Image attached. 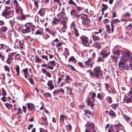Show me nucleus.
Instances as JSON below:
<instances>
[{
    "label": "nucleus",
    "mask_w": 132,
    "mask_h": 132,
    "mask_svg": "<svg viewBox=\"0 0 132 132\" xmlns=\"http://www.w3.org/2000/svg\"><path fill=\"white\" fill-rule=\"evenodd\" d=\"M45 31L49 33L50 34L54 37L57 31L59 30L58 28H55L54 27H51L50 28H46Z\"/></svg>",
    "instance_id": "4"
},
{
    "label": "nucleus",
    "mask_w": 132,
    "mask_h": 132,
    "mask_svg": "<svg viewBox=\"0 0 132 132\" xmlns=\"http://www.w3.org/2000/svg\"><path fill=\"white\" fill-rule=\"evenodd\" d=\"M126 70H132V61L130 62L129 64L127 65Z\"/></svg>",
    "instance_id": "22"
},
{
    "label": "nucleus",
    "mask_w": 132,
    "mask_h": 132,
    "mask_svg": "<svg viewBox=\"0 0 132 132\" xmlns=\"http://www.w3.org/2000/svg\"><path fill=\"white\" fill-rule=\"evenodd\" d=\"M19 66L18 65H16V70L17 72V73L16 74V75L17 76L19 75L20 73H19Z\"/></svg>",
    "instance_id": "34"
},
{
    "label": "nucleus",
    "mask_w": 132,
    "mask_h": 132,
    "mask_svg": "<svg viewBox=\"0 0 132 132\" xmlns=\"http://www.w3.org/2000/svg\"><path fill=\"white\" fill-rule=\"evenodd\" d=\"M105 27L106 28V31L108 33H113L112 32L111 30H110V27L108 25H105Z\"/></svg>",
    "instance_id": "27"
},
{
    "label": "nucleus",
    "mask_w": 132,
    "mask_h": 132,
    "mask_svg": "<svg viewBox=\"0 0 132 132\" xmlns=\"http://www.w3.org/2000/svg\"><path fill=\"white\" fill-rule=\"evenodd\" d=\"M14 11L12 10H10L8 12L3 11L2 13V15L6 19L12 17Z\"/></svg>",
    "instance_id": "7"
},
{
    "label": "nucleus",
    "mask_w": 132,
    "mask_h": 132,
    "mask_svg": "<svg viewBox=\"0 0 132 132\" xmlns=\"http://www.w3.org/2000/svg\"><path fill=\"white\" fill-rule=\"evenodd\" d=\"M87 101L88 102V105H90V103H93L94 102V98L91 97Z\"/></svg>",
    "instance_id": "26"
},
{
    "label": "nucleus",
    "mask_w": 132,
    "mask_h": 132,
    "mask_svg": "<svg viewBox=\"0 0 132 132\" xmlns=\"http://www.w3.org/2000/svg\"><path fill=\"white\" fill-rule=\"evenodd\" d=\"M34 27L35 26L31 23H26L22 27V32L23 33H26L33 31Z\"/></svg>",
    "instance_id": "2"
},
{
    "label": "nucleus",
    "mask_w": 132,
    "mask_h": 132,
    "mask_svg": "<svg viewBox=\"0 0 132 132\" xmlns=\"http://www.w3.org/2000/svg\"><path fill=\"white\" fill-rule=\"evenodd\" d=\"M28 110L31 111H34L35 107L34 105L32 103H28L27 104Z\"/></svg>",
    "instance_id": "13"
},
{
    "label": "nucleus",
    "mask_w": 132,
    "mask_h": 132,
    "mask_svg": "<svg viewBox=\"0 0 132 132\" xmlns=\"http://www.w3.org/2000/svg\"><path fill=\"white\" fill-rule=\"evenodd\" d=\"M78 64L79 66L81 68H83V69L86 68L85 67V65H84L82 62H78Z\"/></svg>",
    "instance_id": "49"
},
{
    "label": "nucleus",
    "mask_w": 132,
    "mask_h": 132,
    "mask_svg": "<svg viewBox=\"0 0 132 132\" xmlns=\"http://www.w3.org/2000/svg\"><path fill=\"white\" fill-rule=\"evenodd\" d=\"M72 89L71 88L68 87L67 88V96L69 95L70 96L72 95V94L71 93L72 92Z\"/></svg>",
    "instance_id": "21"
},
{
    "label": "nucleus",
    "mask_w": 132,
    "mask_h": 132,
    "mask_svg": "<svg viewBox=\"0 0 132 132\" xmlns=\"http://www.w3.org/2000/svg\"><path fill=\"white\" fill-rule=\"evenodd\" d=\"M72 128V126L70 125H68L66 126V128L68 130H71Z\"/></svg>",
    "instance_id": "58"
},
{
    "label": "nucleus",
    "mask_w": 132,
    "mask_h": 132,
    "mask_svg": "<svg viewBox=\"0 0 132 132\" xmlns=\"http://www.w3.org/2000/svg\"><path fill=\"white\" fill-rule=\"evenodd\" d=\"M132 97V95L130 93L129 94H128L127 96L124 99V101L125 103H129L131 102L132 99L131 98Z\"/></svg>",
    "instance_id": "12"
},
{
    "label": "nucleus",
    "mask_w": 132,
    "mask_h": 132,
    "mask_svg": "<svg viewBox=\"0 0 132 132\" xmlns=\"http://www.w3.org/2000/svg\"><path fill=\"white\" fill-rule=\"evenodd\" d=\"M19 44L18 45L17 48H19L20 50H23L24 46V44L23 43H21L20 41H19Z\"/></svg>",
    "instance_id": "20"
},
{
    "label": "nucleus",
    "mask_w": 132,
    "mask_h": 132,
    "mask_svg": "<svg viewBox=\"0 0 132 132\" xmlns=\"http://www.w3.org/2000/svg\"><path fill=\"white\" fill-rule=\"evenodd\" d=\"M7 29L8 28L4 26L1 28L0 30L2 32H5L7 31Z\"/></svg>",
    "instance_id": "29"
},
{
    "label": "nucleus",
    "mask_w": 132,
    "mask_h": 132,
    "mask_svg": "<svg viewBox=\"0 0 132 132\" xmlns=\"http://www.w3.org/2000/svg\"><path fill=\"white\" fill-rule=\"evenodd\" d=\"M132 59V55L131 53L129 52H126L119 62V66L120 69L121 70H126L127 65L125 64V63L129 60Z\"/></svg>",
    "instance_id": "1"
},
{
    "label": "nucleus",
    "mask_w": 132,
    "mask_h": 132,
    "mask_svg": "<svg viewBox=\"0 0 132 132\" xmlns=\"http://www.w3.org/2000/svg\"><path fill=\"white\" fill-rule=\"evenodd\" d=\"M76 9L79 11H83L84 10L82 8L78 6L76 7Z\"/></svg>",
    "instance_id": "57"
},
{
    "label": "nucleus",
    "mask_w": 132,
    "mask_h": 132,
    "mask_svg": "<svg viewBox=\"0 0 132 132\" xmlns=\"http://www.w3.org/2000/svg\"><path fill=\"white\" fill-rule=\"evenodd\" d=\"M57 16L59 18L58 20L59 21L67 19L66 16V15L64 12H60L57 15Z\"/></svg>",
    "instance_id": "9"
},
{
    "label": "nucleus",
    "mask_w": 132,
    "mask_h": 132,
    "mask_svg": "<svg viewBox=\"0 0 132 132\" xmlns=\"http://www.w3.org/2000/svg\"><path fill=\"white\" fill-rule=\"evenodd\" d=\"M82 24L85 25H88L90 22L89 19L87 17H85L83 20L81 21Z\"/></svg>",
    "instance_id": "14"
},
{
    "label": "nucleus",
    "mask_w": 132,
    "mask_h": 132,
    "mask_svg": "<svg viewBox=\"0 0 132 132\" xmlns=\"http://www.w3.org/2000/svg\"><path fill=\"white\" fill-rule=\"evenodd\" d=\"M71 79L68 75H66L65 77V81L67 83H69L71 81Z\"/></svg>",
    "instance_id": "24"
},
{
    "label": "nucleus",
    "mask_w": 132,
    "mask_h": 132,
    "mask_svg": "<svg viewBox=\"0 0 132 132\" xmlns=\"http://www.w3.org/2000/svg\"><path fill=\"white\" fill-rule=\"evenodd\" d=\"M71 28L72 29H73V30L75 29H76L75 27L76 25L75 22L74 21H73L71 23L70 25Z\"/></svg>",
    "instance_id": "36"
},
{
    "label": "nucleus",
    "mask_w": 132,
    "mask_h": 132,
    "mask_svg": "<svg viewBox=\"0 0 132 132\" xmlns=\"http://www.w3.org/2000/svg\"><path fill=\"white\" fill-rule=\"evenodd\" d=\"M112 17L114 18L116 16V12L115 11H113L112 12Z\"/></svg>",
    "instance_id": "56"
},
{
    "label": "nucleus",
    "mask_w": 132,
    "mask_h": 132,
    "mask_svg": "<svg viewBox=\"0 0 132 132\" xmlns=\"http://www.w3.org/2000/svg\"><path fill=\"white\" fill-rule=\"evenodd\" d=\"M9 23L11 26L13 27L15 23L14 18H13L11 19L9 21Z\"/></svg>",
    "instance_id": "23"
},
{
    "label": "nucleus",
    "mask_w": 132,
    "mask_h": 132,
    "mask_svg": "<svg viewBox=\"0 0 132 132\" xmlns=\"http://www.w3.org/2000/svg\"><path fill=\"white\" fill-rule=\"evenodd\" d=\"M106 99L107 100L108 102L110 103H111L112 102V98L110 97H107L106 98Z\"/></svg>",
    "instance_id": "53"
},
{
    "label": "nucleus",
    "mask_w": 132,
    "mask_h": 132,
    "mask_svg": "<svg viewBox=\"0 0 132 132\" xmlns=\"http://www.w3.org/2000/svg\"><path fill=\"white\" fill-rule=\"evenodd\" d=\"M73 30V32L75 36H76V37L78 36H79V34L77 29L76 28L75 29Z\"/></svg>",
    "instance_id": "37"
},
{
    "label": "nucleus",
    "mask_w": 132,
    "mask_h": 132,
    "mask_svg": "<svg viewBox=\"0 0 132 132\" xmlns=\"http://www.w3.org/2000/svg\"><path fill=\"white\" fill-rule=\"evenodd\" d=\"M59 93V89L57 90H55L53 92V94L54 96L56 95Z\"/></svg>",
    "instance_id": "51"
},
{
    "label": "nucleus",
    "mask_w": 132,
    "mask_h": 132,
    "mask_svg": "<svg viewBox=\"0 0 132 132\" xmlns=\"http://www.w3.org/2000/svg\"><path fill=\"white\" fill-rule=\"evenodd\" d=\"M92 38L94 41L99 40L100 39L99 37L95 35H94L92 36Z\"/></svg>",
    "instance_id": "35"
},
{
    "label": "nucleus",
    "mask_w": 132,
    "mask_h": 132,
    "mask_svg": "<svg viewBox=\"0 0 132 132\" xmlns=\"http://www.w3.org/2000/svg\"><path fill=\"white\" fill-rule=\"evenodd\" d=\"M6 47V46L5 45L2 44H0V49H5Z\"/></svg>",
    "instance_id": "60"
},
{
    "label": "nucleus",
    "mask_w": 132,
    "mask_h": 132,
    "mask_svg": "<svg viewBox=\"0 0 132 132\" xmlns=\"http://www.w3.org/2000/svg\"><path fill=\"white\" fill-rule=\"evenodd\" d=\"M28 70L27 68H26L22 70L24 76L26 78H27L29 76V73L28 72Z\"/></svg>",
    "instance_id": "17"
},
{
    "label": "nucleus",
    "mask_w": 132,
    "mask_h": 132,
    "mask_svg": "<svg viewBox=\"0 0 132 132\" xmlns=\"http://www.w3.org/2000/svg\"><path fill=\"white\" fill-rule=\"evenodd\" d=\"M86 126L90 129H94L93 127L94 126V124L93 123L88 121L87 122Z\"/></svg>",
    "instance_id": "16"
},
{
    "label": "nucleus",
    "mask_w": 132,
    "mask_h": 132,
    "mask_svg": "<svg viewBox=\"0 0 132 132\" xmlns=\"http://www.w3.org/2000/svg\"><path fill=\"white\" fill-rule=\"evenodd\" d=\"M11 9V7L10 6H7L5 7V10L3 11H9Z\"/></svg>",
    "instance_id": "48"
},
{
    "label": "nucleus",
    "mask_w": 132,
    "mask_h": 132,
    "mask_svg": "<svg viewBox=\"0 0 132 132\" xmlns=\"http://www.w3.org/2000/svg\"><path fill=\"white\" fill-rule=\"evenodd\" d=\"M49 63H50L51 64V66L52 67H54L56 64L54 61L53 60L52 61H51L48 62V64H49Z\"/></svg>",
    "instance_id": "40"
},
{
    "label": "nucleus",
    "mask_w": 132,
    "mask_h": 132,
    "mask_svg": "<svg viewBox=\"0 0 132 132\" xmlns=\"http://www.w3.org/2000/svg\"><path fill=\"white\" fill-rule=\"evenodd\" d=\"M67 26H63L61 29V30L63 32H64L66 31V30L67 29Z\"/></svg>",
    "instance_id": "61"
},
{
    "label": "nucleus",
    "mask_w": 132,
    "mask_h": 132,
    "mask_svg": "<svg viewBox=\"0 0 132 132\" xmlns=\"http://www.w3.org/2000/svg\"><path fill=\"white\" fill-rule=\"evenodd\" d=\"M85 67L86 68L90 67L92 68L95 63L94 59H90L87 60H84Z\"/></svg>",
    "instance_id": "5"
},
{
    "label": "nucleus",
    "mask_w": 132,
    "mask_h": 132,
    "mask_svg": "<svg viewBox=\"0 0 132 132\" xmlns=\"http://www.w3.org/2000/svg\"><path fill=\"white\" fill-rule=\"evenodd\" d=\"M117 57L116 56H115L113 55H112L111 56V58L113 62H117L118 61V60Z\"/></svg>",
    "instance_id": "32"
},
{
    "label": "nucleus",
    "mask_w": 132,
    "mask_h": 132,
    "mask_svg": "<svg viewBox=\"0 0 132 132\" xmlns=\"http://www.w3.org/2000/svg\"><path fill=\"white\" fill-rule=\"evenodd\" d=\"M76 11L75 10H71L70 14L71 15L75 16V15L76 14Z\"/></svg>",
    "instance_id": "38"
},
{
    "label": "nucleus",
    "mask_w": 132,
    "mask_h": 132,
    "mask_svg": "<svg viewBox=\"0 0 132 132\" xmlns=\"http://www.w3.org/2000/svg\"><path fill=\"white\" fill-rule=\"evenodd\" d=\"M4 104L7 108L9 109H10V108L12 106V104L8 103H4Z\"/></svg>",
    "instance_id": "44"
},
{
    "label": "nucleus",
    "mask_w": 132,
    "mask_h": 132,
    "mask_svg": "<svg viewBox=\"0 0 132 132\" xmlns=\"http://www.w3.org/2000/svg\"><path fill=\"white\" fill-rule=\"evenodd\" d=\"M125 120L127 122H129L130 120V118L126 115H125Z\"/></svg>",
    "instance_id": "45"
},
{
    "label": "nucleus",
    "mask_w": 132,
    "mask_h": 132,
    "mask_svg": "<svg viewBox=\"0 0 132 132\" xmlns=\"http://www.w3.org/2000/svg\"><path fill=\"white\" fill-rule=\"evenodd\" d=\"M45 9L42 8L38 12V14L39 15L41 16H44L45 13Z\"/></svg>",
    "instance_id": "18"
},
{
    "label": "nucleus",
    "mask_w": 132,
    "mask_h": 132,
    "mask_svg": "<svg viewBox=\"0 0 132 132\" xmlns=\"http://www.w3.org/2000/svg\"><path fill=\"white\" fill-rule=\"evenodd\" d=\"M111 106L112 107V108L115 110L116 109V107L118 106V105L117 104H112L111 105Z\"/></svg>",
    "instance_id": "64"
},
{
    "label": "nucleus",
    "mask_w": 132,
    "mask_h": 132,
    "mask_svg": "<svg viewBox=\"0 0 132 132\" xmlns=\"http://www.w3.org/2000/svg\"><path fill=\"white\" fill-rule=\"evenodd\" d=\"M15 10L16 12L19 14H21L22 13V11L20 7L19 6H16Z\"/></svg>",
    "instance_id": "19"
},
{
    "label": "nucleus",
    "mask_w": 132,
    "mask_h": 132,
    "mask_svg": "<svg viewBox=\"0 0 132 132\" xmlns=\"http://www.w3.org/2000/svg\"><path fill=\"white\" fill-rule=\"evenodd\" d=\"M36 34L41 35L43 33V32L40 30H37L36 32Z\"/></svg>",
    "instance_id": "52"
},
{
    "label": "nucleus",
    "mask_w": 132,
    "mask_h": 132,
    "mask_svg": "<svg viewBox=\"0 0 132 132\" xmlns=\"http://www.w3.org/2000/svg\"><path fill=\"white\" fill-rule=\"evenodd\" d=\"M35 62L36 63H37L38 62H41L42 60H41L38 56H36L35 57Z\"/></svg>",
    "instance_id": "39"
},
{
    "label": "nucleus",
    "mask_w": 132,
    "mask_h": 132,
    "mask_svg": "<svg viewBox=\"0 0 132 132\" xmlns=\"http://www.w3.org/2000/svg\"><path fill=\"white\" fill-rule=\"evenodd\" d=\"M68 68H71L72 70L75 71H76V69H75L74 67L72 65L69 64H68Z\"/></svg>",
    "instance_id": "46"
},
{
    "label": "nucleus",
    "mask_w": 132,
    "mask_h": 132,
    "mask_svg": "<svg viewBox=\"0 0 132 132\" xmlns=\"http://www.w3.org/2000/svg\"><path fill=\"white\" fill-rule=\"evenodd\" d=\"M59 21H60L58 20V19L56 17H55L52 21V23L53 24V25L57 24L58 22Z\"/></svg>",
    "instance_id": "31"
},
{
    "label": "nucleus",
    "mask_w": 132,
    "mask_h": 132,
    "mask_svg": "<svg viewBox=\"0 0 132 132\" xmlns=\"http://www.w3.org/2000/svg\"><path fill=\"white\" fill-rule=\"evenodd\" d=\"M47 85L48 87L47 88L48 89L52 90L54 88V85L52 80H48Z\"/></svg>",
    "instance_id": "11"
},
{
    "label": "nucleus",
    "mask_w": 132,
    "mask_h": 132,
    "mask_svg": "<svg viewBox=\"0 0 132 132\" xmlns=\"http://www.w3.org/2000/svg\"><path fill=\"white\" fill-rule=\"evenodd\" d=\"M34 5L35 7L37 9L38 7V2L36 1H34Z\"/></svg>",
    "instance_id": "63"
},
{
    "label": "nucleus",
    "mask_w": 132,
    "mask_h": 132,
    "mask_svg": "<svg viewBox=\"0 0 132 132\" xmlns=\"http://www.w3.org/2000/svg\"><path fill=\"white\" fill-rule=\"evenodd\" d=\"M128 51H127V52ZM126 52H125V53H124L122 51L120 50H117V51H114L113 52V54L116 55L117 58H120L121 57H122V56L123 55V56L124 54Z\"/></svg>",
    "instance_id": "8"
},
{
    "label": "nucleus",
    "mask_w": 132,
    "mask_h": 132,
    "mask_svg": "<svg viewBox=\"0 0 132 132\" xmlns=\"http://www.w3.org/2000/svg\"><path fill=\"white\" fill-rule=\"evenodd\" d=\"M94 75L96 79H101L103 77V74L100 68L97 66L93 70Z\"/></svg>",
    "instance_id": "3"
},
{
    "label": "nucleus",
    "mask_w": 132,
    "mask_h": 132,
    "mask_svg": "<svg viewBox=\"0 0 132 132\" xmlns=\"http://www.w3.org/2000/svg\"><path fill=\"white\" fill-rule=\"evenodd\" d=\"M40 56L42 57V58L44 60L45 59V60L46 61H47L48 60V59L47 56H45L44 55H43Z\"/></svg>",
    "instance_id": "54"
},
{
    "label": "nucleus",
    "mask_w": 132,
    "mask_h": 132,
    "mask_svg": "<svg viewBox=\"0 0 132 132\" xmlns=\"http://www.w3.org/2000/svg\"><path fill=\"white\" fill-rule=\"evenodd\" d=\"M120 20H118L117 19H116L113 20L111 23V31L112 32H113L114 31V26L113 23L116 24L117 23L119 22Z\"/></svg>",
    "instance_id": "15"
},
{
    "label": "nucleus",
    "mask_w": 132,
    "mask_h": 132,
    "mask_svg": "<svg viewBox=\"0 0 132 132\" xmlns=\"http://www.w3.org/2000/svg\"><path fill=\"white\" fill-rule=\"evenodd\" d=\"M46 98H51L52 95L51 94L49 93H45L43 95Z\"/></svg>",
    "instance_id": "25"
},
{
    "label": "nucleus",
    "mask_w": 132,
    "mask_h": 132,
    "mask_svg": "<svg viewBox=\"0 0 132 132\" xmlns=\"http://www.w3.org/2000/svg\"><path fill=\"white\" fill-rule=\"evenodd\" d=\"M97 97L100 100H101L103 98V96L100 93H98L97 94Z\"/></svg>",
    "instance_id": "41"
},
{
    "label": "nucleus",
    "mask_w": 132,
    "mask_h": 132,
    "mask_svg": "<svg viewBox=\"0 0 132 132\" xmlns=\"http://www.w3.org/2000/svg\"><path fill=\"white\" fill-rule=\"evenodd\" d=\"M80 40L82 42V43L83 45L86 46H88L90 44L89 42L88 38L86 36L82 35L80 37Z\"/></svg>",
    "instance_id": "6"
},
{
    "label": "nucleus",
    "mask_w": 132,
    "mask_h": 132,
    "mask_svg": "<svg viewBox=\"0 0 132 132\" xmlns=\"http://www.w3.org/2000/svg\"><path fill=\"white\" fill-rule=\"evenodd\" d=\"M130 13H126L123 14V16L124 17H127L130 16Z\"/></svg>",
    "instance_id": "59"
},
{
    "label": "nucleus",
    "mask_w": 132,
    "mask_h": 132,
    "mask_svg": "<svg viewBox=\"0 0 132 132\" xmlns=\"http://www.w3.org/2000/svg\"><path fill=\"white\" fill-rule=\"evenodd\" d=\"M66 118L65 116H64L63 115H61L60 117V121H63L64 120V118Z\"/></svg>",
    "instance_id": "47"
},
{
    "label": "nucleus",
    "mask_w": 132,
    "mask_h": 132,
    "mask_svg": "<svg viewBox=\"0 0 132 132\" xmlns=\"http://www.w3.org/2000/svg\"><path fill=\"white\" fill-rule=\"evenodd\" d=\"M69 62L73 61L74 62H76L77 61V60L74 57L72 56L69 59Z\"/></svg>",
    "instance_id": "33"
},
{
    "label": "nucleus",
    "mask_w": 132,
    "mask_h": 132,
    "mask_svg": "<svg viewBox=\"0 0 132 132\" xmlns=\"http://www.w3.org/2000/svg\"><path fill=\"white\" fill-rule=\"evenodd\" d=\"M85 132H96V131L94 129H92L89 130L86 129L85 130Z\"/></svg>",
    "instance_id": "50"
},
{
    "label": "nucleus",
    "mask_w": 132,
    "mask_h": 132,
    "mask_svg": "<svg viewBox=\"0 0 132 132\" xmlns=\"http://www.w3.org/2000/svg\"><path fill=\"white\" fill-rule=\"evenodd\" d=\"M102 6L103 7L102 9V11L103 12L105 10H107L108 8V7L106 5L104 4H102Z\"/></svg>",
    "instance_id": "28"
},
{
    "label": "nucleus",
    "mask_w": 132,
    "mask_h": 132,
    "mask_svg": "<svg viewBox=\"0 0 132 132\" xmlns=\"http://www.w3.org/2000/svg\"><path fill=\"white\" fill-rule=\"evenodd\" d=\"M84 111L85 112V114H88L91 115L93 114L92 112L88 109H85Z\"/></svg>",
    "instance_id": "30"
},
{
    "label": "nucleus",
    "mask_w": 132,
    "mask_h": 132,
    "mask_svg": "<svg viewBox=\"0 0 132 132\" xmlns=\"http://www.w3.org/2000/svg\"><path fill=\"white\" fill-rule=\"evenodd\" d=\"M100 53L102 56L104 58H106L110 54L109 52L106 50H103Z\"/></svg>",
    "instance_id": "10"
},
{
    "label": "nucleus",
    "mask_w": 132,
    "mask_h": 132,
    "mask_svg": "<svg viewBox=\"0 0 132 132\" xmlns=\"http://www.w3.org/2000/svg\"><path fill=\"white\" fill-rule=\"evenodd\" d=\"M2 95L3 96H6L7 94L4 89L3 88H2Z\"/></svg>",
    "instance_id": "55"
},
{
    "label": "nucleus",
    "mask_w": 132,
    "mask_h": 132,
    "mask_svg": "<svg viewBox=\"0 0 132 132\" xmlns=\"http://www.w3.org/2000/svg\"><path fill=\"white\" fill-rule=\"evenodd\" d=\"M27 17V15H24V14H22L21 16V18L22 20H24Z\"/></svg>",
    "instance_id": "62"
},
{
    "label": "nucleus",
    "mask_w": 132,
    "mask_h": 132,
    "mask_svg": "<svg viewBox=\"0 0 132 132\" xmlns=\"http://www.w3.org/2000/svg\"><path fill=\"white\" fill-rule=\"evenodd\" d=\"M110 116L113 118L116 117L115 113L113 111H111V115H110Z\"/></svg>",
    "instance_id": "42"
},
{
    "label": "nucleus",
    "mask_w": 132,
    "mask_h": 132,
    "mask_svg": "<svg viewBox=\"0 0 132 132\" xmlns=\"http://www.w3.org/2000/svg\"><path fill=\"white\" fill-rule=\"evenodd\" d=\"M67 19L60 21L61 24H67Z\"/></svg>",
    "instance_id": "43"
}]
</instances>
